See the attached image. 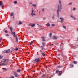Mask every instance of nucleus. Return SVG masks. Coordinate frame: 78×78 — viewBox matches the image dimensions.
<instances>
[{
  "label": "nucleus",
  "instance_id": "obj_1",
  "mask_svg": "<svg viewBox=\"0 0 78 78\" xmlns=\"http://www.w3.org/2000/svg\"><path fill=\"white\" fill-rule=\"evenodd\" d=\"M40 61V58L39 57L38 58H36L33 61V62L34 63H36L37 64Z\"/></svg>",
  "mask_w": 78,
  "mask_h": 78
},
{
  "label": "nucleus",
  "instance_id": "obj_2",
  "mask_svg": "<svg viewBox=\"0 0 78 78\" xmlns=\"http://www.w3.org/2000/svg\"><path fill=\"white\" fill-rule=\"evenodd\" d=\"M59 3L60 4L59 5H58V9H62V5H61V0H59Z\"/></svg>",
  "mask_w": 78,
  "mask_h": 78
},
{
  "label": "nucleus",
  "instance_id": "obj_3",
  "mask_svg": "<svg viewBox=\"0 0 78 78\" xmlns=\"http://www.w3.org/2000/svg\"><path fill=\"white\" fill-rule=\"evenodd\" d=\"M0 6H2V7H4V5L3 3V2L2 1H0Z\"/></svg>",
  "mask_w": 78,
  "mask_h": 78
},
{
  "label": "nucleus",
  "instance_id": "obj_4",
  "mask_svg": "<svg viewBox=\"0 0 78 78\" xmlns=\"http://www.w3.org/2000/svg\"><path fill=\"white\" fill-rule=\"evenodd\" d=\"M33 11H34V10H33V9H32L31 13L32 16H36V14H35L34 13H33Z\"/></svg>",
  "mask_w": 78,
  "mask_h": 78
},
{
  "label": "nucleus",
  "instance_id": "obj_5",
  "mask_svg": "<svg viewBox=\"0 0 78 78\" xmlns=\"http://www.w3.org/2000/svg\"><path fill=\"white\" fill-rule=\"evenodd\" d=\"M14 75L15 77H18V76H19V75L16 72H14Z\"/></svg>",
  "mask_w": 78,
  "mask_h": 78
},
{
  "label": "nucleus",
  "instance_id": "obj_6",
  "mask_svg": "<svg viewBox=\"0 0 78 78\" xmlns=\"http://www.w3.org/2000/svg\"><path fill=\"white\" fill-rule=\"evenodd\" d=\"M59 12H61V10L60 9H58L57 10V14L58 16H59Z\"/></svg>",
  "mask_w": 78,
  "mask_h": 78
},
{
  "label": "nucleus",
  "instance_id": "obj_7",
  "mask_svg": "<svg viewBox=\"0 0 78 78\" xmlns=\"http://www.w3.org/2000/svg\"><path fill=\"white\" fill-rule=\"evenodd\" d=\"M60 19L61 21V23H62V22H63V21H64V18H63L60 17Z\"/></svg>",
  "mask_w": 78,
  "mask_h": 78
},
{
  "label": "nucleus",
  "instance_id": "obj_8",
  "mask_svg": "<svg viewBox=\"0 0 78 78\" xmlns=\"http://www.w3.org/2000/svg\"><path fill=\"white\" fill-rule=\"evenodd\" d=\"M6 61H8V59H4L2 60L1 62H5Z\"/></svg>",
  "mask_w": 78,
  "mask_h": 78
},
{
  "label": "nucleus",
  "instance_id": "obj_9",
  "mask_svg": "<svg viewBox=\"0 0 78 78\" xmlns=\"http://www.w3.org/2000/svg\"><path fill=\"white\" fill-rule=\"evenodd\" d=\"M5 65H6V64H5V63L0 64V66H5Z\"/></svg>",
  "mask_w": 78,
  "mask_h": 78
},
{
  "label": "nucleus",
  "instance_id": "obj_10",
  "mask_svg": "<svg viewBox=\"0 0 78 78\" xmlns=\"http://www.w3.org/2000/svg\"><path fill=\"white\" fill-rule=\"evenodd\" d=\"M58 74L59 75H62V71H59L58 72Z\"/></svg>",
  "mask_w": 78,
  "mask_h": 78
},
{
  "label": "nucleus",
  "instance_id": "obj_11",
  "mask_svg": "<svg viewBox=\"0 0 78 78\" xmlns=\"http://www.w3.org/2000/svg\"><path fill=\"white\" fill-rule=\"evenodd\" d=\"M6 51V53H9L10 52V50L9 49L7 50Z\"/></svg>",
  "mask_w": 78,
  "mask_h": 78
},
{
  "label": "nucleus",
  "instance_id": "obj_12",
  "mask_svg": "<svg viewBox=\"0 0 78 78\" xmlns=\"http://www.w3.org/2000/svg\"><path fill=\"white\" fill-rule=\"evenodd\" d=\"M16 39L17 43L18 42V38L17 37V36H16Z\"/></svg>",
  "mask_w": 78,
  "mask_h": 78
},
{
  "label": "nucleus",
  "instance_id": "obj_13",
  "mask_svg": "<svg viewBox=\"0 0 78 78\" xmlns=\"http://www.w3.org/2000/svg\"><path fill=\"white\" fill-rule=\"evenodd\" d=\"M47 27H50V24L49 23H48L46 24Z\"/></svg>",
  "mask_w": 78,
  "mask_h": 78
},
{
  "label": "nucleus",
  "instance_id": "obj_14",
  "mask_svg": "<svg viewBox=\"0 0 78 78\" xmlns=\"http://www.w3.org/2000/svg\"><path fill=\"white\" fill-rule=\"evenodd\" d=\"M35 24H33L31 25V27H35Z\"/></svg>",
  "mask_w": 78,
  "mask_h": 78
},
{
  "label": "nucleus",
  "instance_id": "obj_15",
  "mask_svg": "<svg viewBox=\"0 0 78 78\" xmlns=\"http://www.w3.org/2000/svg\"><path fill=\"white\" fill-rule=\"evenodd\" d=\"M54 39H57V37L55 36H54L53 37Z\"/></svg>",
  "mask_w": 78,
  "mask_h": 78
},
{
  "label": "nucleus",
  "instance_id": "obj_16",
  "mask_svg": "<svg viewBox=\"0 0 78 78\" xmlns=\"http://www.w3.org/2000/svg\"><path fill=\"white\" fill-rule=\"evenodd\" d=\"M51 35H52V34L51 33H50L49 35V37H51Z\"/></svg>",
  "mask_w": 78,
  "mask_h": 78
},
{
  "label": "nucleus",
  "instance_id": "obj_17",
  "mask_svg": "<svg viewBox=\"0 0 78 78\" xmlns=\"http://www.w3.org/2000/svg\"><path fill=\"white\" fill-rule=\"evenodd\" d=\"M73 63L74 64H76L77 63V62L76 61H74Z\"/></svg>",
  "mask_w": 78,
  "mask_h": 78
},
{
  "label": "nucleus",
  "instance_id": "obj_18",
  "mask_svg": "<svg viewBox=\"0 0 78 78\" xmlns=\"http://www.w3.org/2000/svg\"><path fill=\"white\" fill-rule=\"evenodd\" d=\"M10 30L11 31H12V27H10Z\"/></svg>",
  "mask_w": 78,
  "mask_h": 78
},
{
  "label": "nucleus",
  "instance_id": "obj_19",
  "mask_svg": "<svg viewBox=\"0 0 78 78\" xmlns=\"http://www.w3.org/2000/svg\"><path fill=\"white\" fill-rule=\"evenodd\" d=\"M58 68H62V66H57Z\"/></svg>",
  "mask_w": 78,
  "mask_h": 78
},
{
  "label": "nucleus",
  "instance_id": "obj_20",
  "mask_svg": "<svg viewBox=\"0 0 78 78\" xmlns=\"http://www.w3.org/2000/svg\"><path fill=\"white\" fill-rule=\"evenodd\" d=\"M20 71H21L20 69H19L17 70V72L18 73L20 72Z\"/></svg>",
  "mask_w": 78,
  "mask_h": 78
},
{
  "label": "nucleus",
  "instance_id": "obj_21",
  "mask_svg": "<svg viewBox=\"0 0 78 78\" xmlns=\"http://www.w3.org/2000/svg\"><path fill=\"white\" fill-rule=\"evenodd\" d=\"M14 4H17V1H14Z\"/></svg>",
  "mask_w": 78,
  "mask_h": 78
},
{
  "label": "nucleus",
  "instance_id": "obj_22",
  "mask_svg": "<svg viewBox=\"0 0 78 78\" xmlns=\"http://www.w3.org/2000/svg\"><path fill=\"white\" fill-rule=\"evenodd\" d=\"M11 16H12L14 15V13L13 12H12L10 14Z\"/></svg>",
  "mask_w": 78,
  "mask_h": 78
},
{
  "label": "nucleus",
  "instance_id": "obj_23",
  "mask_svg": "<svg viewBox=\"0 0 78 78\" xmlns=\"http://www.w3.org/2000/svg\"><path fill=\"white\" fill-rule=\"evenodd\" d=\"M19 24L20 25H21V24H22V22L21 21H19Z\"/></svg>",
  "mask_w": 78,
  "mask_h": 78
},
{
  "label": "nucleus",
  "instance_id": "obj_24",
  "mask_svg": "<svg viewBox=\"0 0 78 78\" xmlns=\"http://www.w3.org/2000/svg\"><path fill=\"white\" fill-rule=\"evenodd\" d=\"M13 34L14 37H16V36H16V35L15 34V32H14L13 33Z\"/></svg>",
  "mask_w": 78,
  "mask_h": 78
},
{
  "label": "nucleus",
  "instance_id": "obj_25",
  "mask_svg": "<svg viewBox=\"0 0 78 78\" xmlns=\"http://www.w3.org/2000/svg\"><path fill=\"white\" fill-rule=\"evenodd\" d=\"M45 43L44 42H43L42 43V45H43V46H45Z\"/></svg>",
  "mask_w": 78,
  "mask_h": 78
},
{
  "label": "nucleus",
  "instance_id": "obj_26",
  "mask_svg": "<svg viewBox=\"0 0 78 78\" xmlns=\"http://www.w3.org/2000/svg\"><path fill=\"white\" fill-rule=\"evenodd\" d=\"M73 64H72L71 65H70V67L72 68V67H73Z\"/></svg>",
  "mask_w": 78,
  "mask_h": 78
},
{
  "label": "nucleus",
  "instance_id": "obj_27",
  "mask_svg": "<svg viewBox=\"0 0 78 78\" xmlns=\"http://www.w3.org/2000/svg\"><path fill=\"white\" fill-rule=\"evenodd\" d=\"M59 70H57L56 71L55 73H58V72L59 73Z\"/></svg>",
  "mask_w": 78,
  "mask_h": 78
},
{
  "label": "nucleus",
  "instance_id": "obj_28",
  "mask_svg": "<svg viewBox=\"0 0 78 78\" xmlns=\"http://www.w3.org/2000/svg\"><path fill=\"white\" fill-rule=\"evenodd\" d=\"M3 69H4V70L3 71V72H6V69L5 68H2Z\"/></svg>",
  "mask_w": 78,
  "mask_h": 78
},
{
  "label": "nucleus",
  "instance_id": "obj_29",
  "mask_svg": "<svg viewBox=\"0 0 78 78\" xmlns=\"http://www.w3.org/2000/svg\"><path fill=\"white\" fill-rule=\"evenodd\" d=\"M72 5V2H70V3L68 4V5Z\"/></svg>",
  "mask_w": 78,
  "mask_h": 78
},
{
  "label": "nucleus",
  "instance_id": "obj_30",
  "mask_svg": "<svg viewBox=\"0 0 78 78\" xmlns=\"http://www.w3.org/2000/svg\"><path fill=\"white\" fill-rule=\"evenodd\" d=\"M32 6H34V7H36V4H33Z\"/></svg>",
  "mask_w": 78,
  "mask_h": 78
},
{
  "label": "nucleus",
  "instance_id": "obj_31",
  "mask_svg": "<svg viewBox=\"0 0 78 78\" xmlns=\"http://www.w3.org/2000/svg\"><path fill=\"white\" fill-rule=\"evenodd\" d=\"M41 49L42 50L43 49H44V47L43 46H41Z\"/></svg>",
  "mask_w": 78,
  "mask_h": 78
},
{
  "label": "nucleus",
  "instance_id": "obj_32",
  "mask_svg": "<svg viewBox=\"0 0 78 78\" xmlns=\"http://www.w3.org/2000/svg\"><path fill=\"white\" fill-rule=\"evenodd\" d=\"M32 44H33V41H32L30 43V45H32Z\"/></svg>",
  "mask_w": 78,
  "mask_h": 78
},
{
  "label": "nucleus",
  "instance_id": "obj_33",
  "mask_svg": "<svg viewBox=\"0 0 78 78\" xmlns=\"http://www.w3.org/2000/svg\"><path fill=\"white\" fill-rule=\"evenodd\" d=\"M63 27L64 28H65V29H66V26H63Z\"/></svg>",
  "mask_w": 78,
  "mask_h": 78
},
{
  "label": "nucleus",
  "instance_id": "obj_34",
  "mask_svg": "<svg viewBox=\"0 0 78 78\" xmlns=\"http://www.w3.org/2000/svg\"><path fill=\"white\" fill-rule=\"evenodd\" d=\"M16 50V51H17L18 50H19V48H17L15 49Z\"/></svg>",
  "mask_w": 78,
  "mask_h": 78
},
{
  "label": "nucleus",
  "instance_id": "obj_35",
  "mask_svg": "<svg viewBox=\"0 0 78 78\" xmlns=\"http://www.w3.org/2000/svg\"><path fill=\"white\" fill-rule=\"evenodd\" d=\"M42 55H43V56H45V54L44 53H41Z\"/></svg>",
  "mask_w": 78,
  "mask_h": 78
},
{
  "label": "nucleus",
  "instance_id": "obj_36",
  "mask_svg": "<svg viewBox=\"0 0 78 78\" xmlns=\"http://www.w3.org/2000/svg\"><path fill=\"white\" fill-rule=\"evenodd\" d=\"M76 9V8H75L74 7L73 8V11H75V10Z\"/></svg>",
  "mask_w": 78,
  "mask_h": 78
},
{
  "label": "nucleus",
  "instance_id": "obj_37",
  "mask_svg": "<svg viewBox=\"0 0 78 78\" xmlns=\"http://www.w3.org/2000/svg\"><path fill=\"white\" fill-rule=\"evenodd\" d=\"M3 52L4 53H6V51H3Z\"/></svg>",
  "mask_w": 78,
  "mask_h": 78
},
{
  "label": "nucleus",
  "instance_id": "obj_38",
  "mask_svg": "<svg viewBox=\"0 0 78 78\" xmlns=\"http://www.w3.org/2000/svg\"><path fill=\"white\" fill-rule=\"evenodd\" d=\"M2 58H3V57H2V55H0V59H2Z\"/></svg>",
  "mask_w": 78,
  "mask_h": 78
},
{
  "label": "nucleus",
  "instance_id": "obj_39",
  "mask_svg": "<svg viewBox=\"0 0 78 78\" xmlns=\"http://www.w3.org/2000/svg\"><path fill=\"white\" fill-rule=\"evenodd\" d=\"M5 36H7V37H8V36H9V35H8V34H6Z\"/></svg>",
  "mask_w": 78,
  "mask_h": 78
},
{
  "label": "nucleus",
  "instance_id": "obj_40",
  "mask_svg": "<svg viewBox=\"0 0 78 78\" xmlns=\"http://www.w3.org/2000/svg\"><path fill=\"white\" fill-rule=\"evenodd\" d=\"M61 56H62L63 57V58H64V55H63V54H62L61 55Z\"/></svg>",
  "mask_w": 78,
  "mask_h": 78
},
{
  "label": "nucleus",
  "instance_id": "obj_41",
  "mask_svg": "<svg viewBox=\"0 0 78 78\" xmlns=\"http://www.w3.org/2000/svg\"><path fill=\"white\" fill-rule=\"evenodd\" d=\"M52 19H55V16H52Z\"/></svg>",
  "mask_w": 78,
  "mask_h": 78
},
{
  "label": "nucleus",
  "instance_id": "obj_42",
  "mask_svg": "<svg viewBox=\"0 0 78 78\" xmlns=\"http://www.w3.org/2000/svg\"><path fill=\"white\" fill-rule=\"evenodd\" d=\"M5 33H8V31H7V30H5Z\"/></svg>",
  "mask_w": 78,
  "mask_h": 78
},
{
  "label": "nucleus",
  "instance_id": "obj_43",
  "mask_svg": "<svg viewBox=\"0 0 78 78\" xmlns=\"http://www.w3.org/2000/svg\"><path fill=\"white\" fill-rule=\"evenodd\" d=\"M55 25V24H53L51 25V26L52 27H53Z\"/></svg>",
  "mask_w": 78,
  "mask_h": 78
},
{
  "label": "nucleus",
  "instance_id": "obj_44",
  "mask_svg": "<svg viewBox=\"0 0 78 78\" xmlns=\"http://www.w3.org/2000/svg\"><path fill=\"white\" fill-rule=\"evenodd\" d=\"M45 76V74H43L42 75V77H44Z\"/></svg>",
  "mask_w": 78,
  "mask_h": 78
},
{
  "label": "nucleus",
  "instance_id": "obj_45",
  "mask_svg": "<svg viewBox=\"0 0 78 78\" xmlns=\"http://www.w3.org/2000/svg\"><path fill=\"white\" fill-rule=\"evenodd\" d=\"M42 41H45V40L44 39H43Z\"/></svg>",
  "mask_w": 78,
  "mask_h": 78
},
{
  "label": "nucleus",
  "instance_id": "obj_46",
  "mask_svg": "<svg viewBox=\"0 0 78 78\" xmlns=\"http://www.w3.org/2000/svg\"><path fill=\"white\" fill-rule=\"evenodd\" d=\"M10 78H14V76H11Z\"/></svg>",
  "mask_w": 78,
  "mask_h": 78
},
{
  "label": "nucleus",
  "instance_id": "obj_47",
  "mask_svg": "<svg viewBox=\"0 0 78 78\" xmlns=\"http://www.w3.org/2000/svg\"><path fill=\"white\" fill-rule=\"evenodd\" d=\"M70 16L72 18H73V16H72V15H71Z\"/></svg>",
  "mask_w": 78,
  "mask_h": 78
},
{
  "label": "nucleus",
  "instance_id": "obj_48",
  "mask_svg": "<svg viewBox=\"0 0 78 78\" xmlns=\"http://www.w3.org/2000/svg\"><path fill=\"white\" fill-rule=\"evenodd\" d=\"M42 11H44V9H43L42 10Z\"/></svg>",
  "mask_w": 78,
  "mask_h": 78
},
{
  "label": "nucleus",
  "instance_id": "obj_49",
  "mask_svg": "<svg viewBox=\"0 0 78 78\" xmlns=\"http://www.w3.org/2000/svg\"><path fill=\"white\" fill-rule=\"evenodd\" d=\"M11 34H13V32H12V31H11Z\"/></svg>",
  "mask_w": 78,
  "mask_h": 78
},
{
  "label": "nucleus",
  "instance_id": "obj_50",
  "mask_svg": "<svg viewBox=\"0 0 78 78\" xmlns=\"http://www.w3.org/2000/svg\"><path fill=\"white\" fill-rule=\"evenodd\" d=\"M0 41H2V38H0Z\"/></svg>",
  "mask_w": 78,
  "mask_h": 78
},
{
  "label": "nucleus",
  "instance_id": "obj_51",
  "mask_svg": "<svg viewBox=\"0 0 78 78\" xmlns=\"http://www.w3.org/2000/svg\"><path fill=\"white\" fill-rule=\"evenodd\" d=\"M42 38H43V39H44V38H45V37H42Z\"/></svg>",
  "mask_w": 78,
  "mask_h": 78
},
{
  "label": "nucleus",
  "instance_id": "obj_52",
  "mask_svg": "<svg viewBox=\"0 0 78 78\" xmlns=\"http://www.w3.org/2000/svg\"><path fill=\"white\" fill-rule=\"evenodd\" d=\"M53 45V44H51L50 45L51 46V45Z\"/></svg>",
  "mask_w": 78,
  "mask_h": 78
},
{
  "label": "nucleus",
  "instance_id": "obj_53",
  "mask_svg": "<svg viewBox=\"0 0 78 78\" xmlns=\"http://www.w3.org/2000/svg\"><path fill=\"white\" fill-rule=\"evenodd\" d=\"M74 20H75V19H76L74 17Z\"/></svg>",
  "mask_w": 78,
  "mask_h": 78
},
{
  "label": "nucleus",
  "instance_id": "obj_54",
  "mask_svg": "<svg viewBox=\"0 0 78 78\" xmlns=\"http://www.w3.org/2000/svg\"><path fill=\"white\" fill-rule=\"evenodd\" d=\"M62 50H63V49H62V50H61V51H62Z\"/></svg>",
  "mask_w": 78,
  "mask_h": 78
},
{
  "label": "nucleus",
  "instance_id": "obj_55",
  "mask_svg": "<svg viewBox=\"0 0 78 78\" xmlns=\"http://www.w3.org/2000/svg\"><path fill=\"white\" fill-rule=\"evenodd\" d=\"M30 4H32V2H30Z\"/></svg>",
  "mask_w": 78,
  "mask_h": 78
},
{
  "label": "nucleus",
  "instance_id": "obj_56",
  "mask_svg": "<svg viewBox=\"0 0 78 78\" xmlns=\"http://www.w3.org/2000/svg\"><path fill=\"white\" fill-rule=\"evenodd\" d=\"M37 25H39V24H37Z\"/></svg>",
  "mask_w": 78,
  "mask_h": 78
},
{
  "label": "nucleus",
  "instance_id": "obj_57",
  "mask_svg": "<svg viewBox=\"0 0 78 78\" xmlns=\"http://www.w3.org/2000/svg\"><path fill=\"white\" fill-rule=\"evenodd\" d=\"M41 51V52H42V51Z\"/></svg>",
  "mask_w": 78,
  "mask_h": 78
},
{
  "label": "nucleus",
  "instance_id": "obj_58",
  "mask_svg": "<svg viewBox=\"0 0 78 78\" xmlns=\"http://www.w3.org/2000/svg\"><path fill=\"white\" fill-rule=\"evenodd\" d=\"M61 44H63V43L62 42V43H61Z\"/></svg>",
  "mask_w": 78,
  "mask_h": 78
},
{
  "label": "nucleus",
  "instance_id": "obj_59",
  "mask_svg": "<svg viewBox=\"0 0 78 78\" xmlns=\"http://www.w3.org/2000/svg\"><path fill=\"white\" fill-rule=\"evenodd\" d=\"M13 17L14 18V16H13Z\"/></svg>",
  "mask_w": 78,
  "mask_h": 78
},
{
  "label": "nucleus",
  "instance_id": "obj_60",
  "mask_svg": "<svg viewBox=\"0 0 78 78\" xmlns=\"http://www.w3.org/2000/svg\"><path fill=\"white\" fill-rule=\"evenodd\" d=\"M50 78H51V77H50Z\"/></svg>",
  "mask_w": 78,
  "mask_h": 78
},
{
  "label": "nucleus",
  "instance_id": "obj_61",
  "mask_svg": "<svg viewBox=\"0 0 78 78\" xmlns=\"http://www.w3.org/2000/svg\"><path fill=\"white\" fill-rule=\"evenodd\" d=\"M37 53H38V52H37Z\"/></svg>",
  "mask_w": 78,
  "mask_h": 78
}]
</instances>
